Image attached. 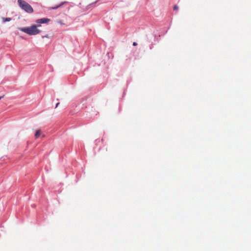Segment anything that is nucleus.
Segmentation results:
<instances>
[{
  "label": "nucleus",
  "instance_id": "obj_11",
  "mask_svg": "<svg viewBox=\"0 0 251 251\" xmlns=\"http://www.w3.org/2000/svg\"><path fill=\"white\" fill-rule=\"evenodd\" d=\"M59 104V102L57 103L56 104L55 108H56L58 106Z\"/></svg>",
  "mask_w": 251,
  "mask_h": 251
},
{
  "label": "nucleus",
  "instance_id": "obj_12",
  "mask_svg": "<svg viewBox=\"0 0 251 251\" xmlns=\"http://www.w3.org/2000/svg\"><path fill=\"white\" fill-rule=\"evenodd\" d=\"M45 37H47V38H49V36L48 35H47L46 36H43V38H44Z\"/></svg>",
  "mask_w": 251,
  "mask_h": 251
},
{
  "label": "nucleus",
  "instance_id": "obj_7",
  "mask_svg": "<svg viewBox=\"0 0 251 251\" xmlns=\"http://www.w3.org/2000/svg\"><path fill=\"white\" fill-rule=\"evenodd\" d=\"M57 23L61 25H64L65 24L63 22V21L61 20H58L57 21Z\"/></svg>",
  "mask_w": 251,
  "mask_h": 251
},
{
  "label": "nucleus",
  "instance_id": "obj_2",
  "mask_svg": "<svg viewBox=\"0 0 251 251\" xmlns=\"http://www.w3.org/2000/svg\"><path fill=\"white\" fill-rule=\"evenodd\" d=\"M20 30L25 33H27L30 35H31V26H29L27 27H21L20 28Z\"/></svg>",
  "mask_w": 251,
  "mask_h": 251
},
{
  "label": "nucleus",
  "instance_id": "obj_10",
  "mask_svg": "<svg viewBox=\"0 0 251 251\" xmlns=\"http://www.w3.org/2000/svg\"><path fill=\"white\" fill-rule=\"evenodd\" d=\"M133 45L135 46H137V44L136 43V42H133Z\"/></svg>",
  "mask_w": 251,
  "mask_h": 251
},
{
  "label": "nucleus",
  "instance_id": "obj_6",
  "mask_svg": "<svg viewBox=\"0 0 251 251\" xmlns=\"http://www.w3.org/2000/svg\"><path fill=\"white\" fill-rule=\"evenodd\" d=\"M68 3V2L67 1H63V2H62L60 4L56 5V6H53V7H51L50 8V9H56L60 7H61V6H62L64 4H67Z\"/></svg>",
  "mask_w": 251,
  "mask_h": 251
},
{
  "label": "nucleus",
  "instance_id": "obj_1",
  "mask_svg": "<svg viewBox=\"0 0 251 251\" xmlns=\"http://www.w3.org/2000/svg\"><path fill=\"white\" fill-rule=\"evenodd\" d=\"M19 6L28 13H31V6L24 0H18Z\"/></svg>",
  "mask_w": 251,
  "mask_h": 251
},
{
  "label": "nucleus",
  "instance_id": "obj_8",
  "mask_svg": "<svg viewBox=\"0 0 251 251\" xmlns=\"http://www.w3.org/2000/svg\"><path fill=\"white\" fill-rule=\"evenodd\" d=\"M178 9V6L177 5H175L174 6V10H177Z\"/></svg>",
  "mask_w": 251,
  "mask_h": 251
},
{
  "label": "nucleus",
  "instance_id": "obj_4",
  "mask_svg": "<svg viewBox=\"0 0 251 251\" xmlns=\"http://www.w3.org/2000/svg\"><path fill=\"white\" fill-rule=\"evenodd\" d=\"M39 26H41L40 25H32V35L37 34L40 32V30L37 28V27Z\"/></svg>",
  "mask_w": 251,
  "mask_h": 251
},
{
  "label": "nucleus",
  "instance_id": "obj_13",
  "mask_svg": "<svg viewBox=\"0 0 251 251\" xmlns=\"http://www.w3.org/2000/svg\"><path fill=\"white\" fill-rule=\"evenodd\" d=\"M3 96H0V100L2 98H3Z\"/></svg>",
  "mask_w": 251,
  "mask_h": 251
},
{
  "label": "nucleus",
  "instance_id": "obj_5",
  "mask_svg": "<svg viewBox=\"0 0 251 251\" xmlns=\"http://www.w3.org/2000/svg\"><path fill=\"white\" fill-rule=\"evenodd\" d=\"M34 136L36 139H37L40 137L43 138L45 137V135L42 133V131L40 129H38L36 131Z\"/></svg>",
  "mask_w": 251,
  "mask_h": 251
},
{
  "label": "nucleus",
  "instance_id": "obj_9",
  "mask_svg": "<svg viewBox=\"0 0 251 251\" xmlns=\"http://www.w3.org/2000/svg\"><path fill=\"white\" fill-rule=\"evenodd\" d=\"M10 20V18H6V19H5V20H4V21H6V22H8V21H9Z\"/></svg>",
  "mask_w": 251,
  "mask_h": 251
},
{
  "label": "nucleus",
  "instance_id": "obj_3",
  "mask_svg": "<svg viewBox=\"0 0 251 251\" xmlns=\"http://www.w3.org/2000/svg\"><path fill=\"white\" fill-rule=\"evenodd\" d=\"M50 21V19L44 18H42V19H40L36 20V22L37 24H41L47 23L49 22Z\"/></svg>",
  "mask_w": 251,
  "mask_h": 251
}]
</instances>
